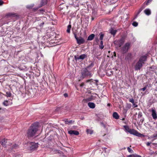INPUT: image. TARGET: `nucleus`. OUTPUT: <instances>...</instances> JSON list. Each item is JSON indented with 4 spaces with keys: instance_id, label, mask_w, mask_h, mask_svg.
<instances>
[{
    "instance_id": "37",
    "label": "nucleus",
    "mask_w": 157,
    "mask_h": 157,
    "mask_svg": "<svg viewBox=\"0 0 157 157\" xmlns=\"http://www.w3.org/2000/svg\"><path fill=\"white\" fill-rule=\"evenodd\" d=\"M74 36H75V39H76V40H77V39H78V38L77 36L76 33H74Z\"/></svg>"
},
{
    "instance_id": "46",
    "label": "nucleus",
    "mask_w": 157,
    "mask_h": 157,
    "mask_svg": "<svg viewBox=\"0 0 157 157\" xmlns=\"http://www.w3.org/2000/svg\"><path fill=\"white\" fill-rule=\"evenodd\" d=\"M144 119H142L140 120V121H141L142 123H143V122L144 121Z\"/></svg>"
},
{
    "instance_id": "33",
    "label": "nucleus",
    "mask_w": 157,
    "mask_h": 157,
    "mask_svg": "<svg viewBox=\"0 0 157 157\" xmlns=\"http://www.w3.org/2000/svg\"><path fill=\"white\" fill-rule=\"evenodd\" d=\"M152 137V138H156V137H157V131L153 135Z\"/></svg>"
},
{
    "instance_id": "38",
    "label": "nucleus",
    "mask_w": 157,
    "mask_h": 157,
    "mask_svg": "<svg viewBox=\"0 0 157 157\" xmlns=\"http://www.w3.org/2000/svg\"><path fill=\"white\" fill-rule=\"evenodd\" d=\"M133 157H141V156L137 155L134 154Z\"/></svg>"
},
{
    "instance_id": "32",
    "label": "nucleus",
    "mask_w": 157,
    "mask_h": 157,
    "mask_svg": "<svg viewBox=\"0 0 157 157\" xmlns=\"http://www.w3.org/2000/svg\"><path fill=\"white\" fill-rule=\"evenodd\" d=\"M87 132L88 133H89L90 134H92L93 133V131L89 129H87Z\"/></svg>"
},
{
    "instance_id": "16",
    "label": "nucleus",
    "mask_w": 157,
    "mask_h": 157,
    "mask_svg": "<svg viewBox=\"0 0 157 157\" xmlns=\"http://www.w3.org/2000/svg\"><path fill=\"white\" fill-rule=\"evenodd\" d=\"M88 106L91 109H94L95 107V104L93 102H89L88 104Z\"/></svg>"
},
{
    "instance_id": "11",
    "label": "nucleus",
    "mask_w": 157,
    "mask_h": 157,
    "mask_svg": "<svg viewBox=\"0 0 157 157\" xmlns=\"http://www.w3.org/2000/svg\"><path fill=\"white\" fill-rule=\"evenodd\" d=\"M68 133L71 135H78L79 134L78 131L76 130H70L68 131Z\"/></svg>"
},
{
    "instance_id": "49",
    "label": "nucleus",
    "mask_w": 157,
    "mask_h": 157,
    "mask_svg": "<svg viewBox=\"0 0 157 157\" xmlns=\"http://www.w3.org/2000/svg\"><path fill=\"white\" fill-rule=\"evenodd\" d=\"M84 84L83 83H82L81 85H80V86H82L83 85H84Z\"/></svg>"
},
{
    "instance_id": "6",
    "label": "nucleus",
    "mask_w": 157,
    "mask_h": 157,
    "mask_svg": "<svg viewBox=\"0 0 157 157\" xmlns=\"http://www.w3.org/2000/svg\"><path fill=\"white\" fill-rule=\"evenodd\" d=\"M29 149L31 150H34L36 149L38 147L37 143L30 142L29 143Z\"/></svg>"
},
{
    "instance_id": "34",
    "label": "nucleus",
    "mask_w": 157,
    "mask_h": 157,
    "mask_svg": "<svg viewBox=\"0 0 157 157\" xmlns=\"http://www.w3.org/2000/svg\"><path fill=\"white\" fill-rule=\"evenodd\" d=\"M129 102L132 103H134V100L133 98H130L129 99Z\"/></svg>"
},
{
    "instance_id": "30",
    "label": "nucleus",
    "mask_w": 157,
    "mask_h": 157,
    "mask_svg": "<svg viewBox=\"0 0 157 157\" xmlns=\"http://www.w3.org/2000/svg\"><path fill=\"white\" fill-rule=\"evenodd\" d=\"M94 63L93 62H91V63L87 67V68H89L90 67H93L94 65Z\"/></svg>"
},
{
    "instance_id": "14",
    "label": "nucleus",
    "mask_w": 157,
    "mask_h": 157,
    "mask_svg": "<svg viewBox=\"0 0 157 157\" xmlns=\"http://www.w3.org/2000/svg\"><path fill=\"white\" fill-rule=\"evenodd\" d=\"M144 13L147 15L149 16L151 13V10L149 9H145L144 11Z\"/></svg>"
},
{
    "instance_id": "4",
    "label": "nucleus",
    "mask_w": 157,
    "mask_h": 157,
    "mask_svg": "<svg viewBox=\"0 0 157 157\" xmlns=\"http://www.w3.org/2000/svg\"><path fill=\"white\" fill-rule=\"evenodd\" d=\"M125 41L124 39V38H121L120 39L118 40H116L114 41V44L119 47L124 44Z\"/></svg>"
},
{
    "instance_id": "50",
    "label": "nucleus",
    "mask_w": 157,
    "mask_h": 157,
    "mask_svg": "<svg viewBox=\"0 0 157 157\" xmlns=\"http://www.w3.org/2000/svg\"><path fill=\"white\" fill-rule=\"evenodd\" d=\"M110 105H111V104H109V103L108 104H107V106H109Z\"/></svg>"
},
{
    "instance_id": "7",
    "label": "nucleus",
    "mask_w": 157,
    "mask_h": 157,
    "mask_svg": "<svg viewBox=\"0 0 157 157\" xmlns=\"http://www.w3.org/2000/svg\"><path fill=\"white\" fill-rule=\"evenodd\" d=\"M9 140L7 139H4L2 140H0V143L2 146L6 147L8 145H10L9 144Z\"/></svg>"
},
{
    "instance_id": "24",
    "label": "nucleus",
    "mask_w": 157,
    "mask_h": 157,
    "mask_svg": "<svg viewBox=\"0 0 157 157\" xmlns=\"http://www.w3.org/2000/svg\"><path fill=\"white\" fill-rule=\"evenodd\" d=\"M40 4L41 6H42L46 4V1L44 0H41Z\"/></svg>"
},
{
    "instance_id": "18",
    "label": "nucleus",
    "mask_w": 157,
    "mask_h": 157,
    "mask_svg": "<svg viewBox=\"0 0 157 157\" xmlns=\"http://www.w3.org/2000/svg\"><path fill=\"white\" fill-rule=\"evenodd\" d=\"M117 30H114L112 28H111L109 30V32L113 35H114L116 33Z\"/></svg>"
},
{
    "instance_id": "39",
    "label": "nucleus",
    "mask_w": 157,
    "mask_h": 157,
    "mask_svg": "<svg viewBox=\"0 0 157 157\" xmlns=\"http://www.w3.org/2000/svg\"><path fill=\"white\" fill-rule=\"evenodd\" d=\"M146 88L147 86H146L144 87L142 89H141V90H142L143 91H144L146 89Z\"/></svg>"
},
{
    "instance_id": "31",
    "label": "nucleus",
    "mask_w": 157,
    "mask_h": 157,
    "mask_svg": "<svg viewBox=\"0 0 157 157\" xmlns=\"http://www.w3.org/2000/svg\"><path fill=\"white\" fill-rule=\"evenodd\" d=\"M142 116V114L141 112H139L138 114V117L139 118L141 117Z\"/></svg>"
},
{
    "instance_id": "10",
    "label": "nucleus",
    "mask_w": 157,
    "mask_h": 157,
    "mask_svg": "<svg viewBox=\"0 0 157 157\" xmlns=\"http://www.w3.org/2000/svg\"><path fill=\"white\" fill-rule=\"evenodd\" d=\"M86 56V55L84 54H82L79 56H75L74 57L75 59L76 60H78L79 59H83L85 58V57Z\"/></svg>"
},
{
    "instance_id": "44",
    "label": "nucleus",
    "mask_w": 157,
    "mask_h": 157,
    "mask_svg": "<svg viewBox=\"0 0 157 157\" xmlns=\"http://www.w3.org/2000/svg\"><path fill=\"white\" fill-rule=\"evenodd\" d=\"M134 154L128 155V157H133Z\"/></svg>"
},
{
    "instance_id": "2",
    "label": "nucleus",
    "mask_w": 157,
    "mask_h": 157,
    "mask_svg": "<svg viewBox=\"0 0 157 157\" xmlns=\"http://www.w3.org/2000/svg\"><path fill=\"white\" fill-rule=\"evenodd\" d=\"M146 60V57L145 56H144L140 57L135 66V70L137 71L140 70L142 67L144 63V62Z\"/></svg>"
},
{
    "instance_id": "25",
    "label": "nucleus",
    "mask_w": 157,
    "mask_h": 157,
    "mask_svg": "<svg viewBox=\"0 0 157 157\" xmlns=\"http://www.w3.org/2000/svg\"><path fill=\"white\" fill-rule=\"evenodd\" d=\"M104 47L103 41H101L100 42V45H99L100 48L101 49H102L104 48Z\"/></svg>"
},
{
    "instance_id": "29",
    "label": "nucleus",
    "mask_w": 157,
    "mask_h": 157,
    "mask_svg": "<svg viewBox=\"0 0 157 157\" xmlns=\"http://www.w3.org/2000/svg\"><path fill=\"white\" fill-rule=\"evenodd\" d=\"M132 25L134 26H135V27H136L138 25V23L137 22H136V21H134V22H133V23H132Z\"/></svg>"
},
{
    "instance_id": "17",
    "label": "nucleus",
    "mask_w": 157,
    "mask_h": 157,
    "mask_svg": "<svg viewBox=\"0 0 157 157\" xmlns=\"http://www.w3.org/2000/svg\"><path fill=\"white\" fill-rule=\"evenodd\" d=\"M95 36V35L94 34H92L89 36L87 38V40H91L93 39Z\"/></svg>"
},
{
    "instance_id": "36",
    "label": "nucleus",
    "mask_w": 157,
    "mask_h": 157,
    "mask_svg": "<svg viewBox=\"0 0 157 157\" xmlns=\"http://www.w3.org/2000/svg\"><path fill=\"white\" fill-rule=\"evenodd\" d=\"M17 145L16 144H14V145H13L12 147V148H17Z\"/></svg>"
},
{
    "instance_id": "28",
    "label": "nucleus",
    "mask_w": 157,
    "mask_h": 157,
    "mask_svg": "<svg viewBox=\"0 0 157 157\" xmlns=\"http://www.w3.org/2000/svg\"><path fill=\"white\" fill-rule=\"evenodd\" d=\"M11 94L9 92H7L6 93V96L7 97H10L11 96Z\"/></svg>"
},
{
    "instance_id": "15",
    "label": "nucleus",
    "mask_w": 157,
    "mask_h": 157,
    "mask_svg": "<svg viewBox=\"0 0 157 157\" xmlns=\"http://www.w3.org/2000/svg\"><path fill=\"white\" fill-rule=\"evenodd\" d=\"M10 101H8L5 100L3 102V104L4 105L6 106L10 105L12 104V102Z\"/></svg>"
},
{
    "instance_id": "52",
    "label": "nucleus",
    "mask_w": 157,
    "mask_h": 157,
    "mask_svg": "<svg viewBox=\"0 0 157 157\" xmlns=\"http://www.w3.org/2000/svg\"><path fill=\"white\" fill-rule=\"evenodd\" d=\"M92 80L91 79H90V80H88L87 81V82H90Z\"/></svg>"
},
{
    "instance_id": "42",
    "label": "nucleus",
    "mask_w": 157,
    "mask_h": 157,
    "mask_svg": "<svg viewBox=\"0 0 157 157\" xmlns=\"http://www.w3.org/2000/svg\"><path fill=\"white\" fill-rule=\"evenodd\" d=\"M151 143V142H148L146 143V145L147 146H149L150 145Z\"/></svg>"
},
{
    "instance_id": "26",
    "label": "nucleus",
    "mask_w": 157,
    "mask_h": 157,
    "mask_svg": "<svg viewBox=\"0 0 157 157\" xmlns=\"http://www.w3.org/2000/svg\"><path fill=\"white\" fill-rule=\"evenodd\" d=\"M124 127L126 131L128 132H129V131L130 129L129 128V127L128 126L126 125L124 126Z\"/></svg>"
},
{
    "instance_id": "47",
    "label": "nucleus",
    "mask_w": 157,
    "mask_h": 157,
    "mask_svg": "<svg viewBox=\"0 0 157 157\" xmlns=\"http://www.w3.org/2000/svg\"><path fill=\"white\" fill-rule=\"evenodd\" d=\"M16 157H22L21 155H18Z\"/></svg>"
},
{
    "instance_id": "5",
    "label": "nucleus",
    "mask_w": 157,
    "mask_h": 157,
    "mask_svg": "<svg viewBox=\"0 0 157 157\" xmlns=\"http://www.w3.org/2000/svg\"><path fill=\"white\" fill-rule=\"evenodd\" d=\"M87 67L84 69L82 71V75L83 77L88 76H91V73L88 71Z\"/></svg>"
},
{
    "instance_id": "27",
    "label": "nucleus",
    "mask_w": 157,
    "mask_h": 157,
    "mask_svg": "<svg viewBox=\"0 0 157 157\" xmlns=\"http://www.w3.org/2000/svg\"><path fill=\"white\" fill-rule=\"evenodd\" d=\"M127 149L128 152H129L130 153H133V151L131 149V148L129 147H128Z\"/></svg>"
},
{
    "instance_id": "1",
    "label": "nucleus",
    "mask_w": 157,
    "mask_h": 157,
    "mask_svg": "<svg viewBox=\"0 0 157 157\" xmlns=\"http://www.w3.org/2000/svg\"><path fill=\"white\" fill-rule=\"evenodd\" d=\"M39 123L36 122L33 124L27 131L26 136L28 138L33 137L36 134L38 130Z\"/></svg>"
},
{
    "instance_id": "51",
    "label": "nucleus",
    "mask_w": 157,
    "mask_h": 157,
    "mask_svg": "<svg viewBox=\"0 0 157 157\" xmlns=\"http://www.w3.org/2000/svg\"><path fill=\"white\" fill-rule=\"evenodd\" d=\"M33 6L29 7L28 6L27 7L28 8H31Z\"/></svg>"
},
{
    "instance_id": "3",
    "label": "nucleus",
    "mask_w": 157,
    "mask_h": 157,
    "mask_svg": "<svg viewBox=\"0 0 157 157\" xmlns=\"http://www.w3.org/2000/svg\"><path fill=\"white\" fill-rule=\"evenodd\" d=\"M130 43L128 42L126 43L124 46L121 48V52L123 53L127 52L130 48Z\"/></svg>"
},
{
    "instance_id": "9",
    "label": "nucleus",
    "mask_w": 157,
    "mask_h": 157,
    "mask_svg": "<svg viewBox=\"0 0 157 157\" xmlns=\"http://www.w3.org/2000/svg\"><path fill=\"white\" fill-rule=\"evenodd\" d=\"M16 16L15 13H6L5 16L6 18L12 17H15Z\"/></svg>"
},
{
    "instance_id": "23",
    "label": "nucleus",
    "mask_w": 157,
    "mask_h": 157,
    "mask_svg": "<svg viewBox=\"0 0 157 157\" xmlns=\"http://www.w3.org/2000/svg\"><path fill=\"white\" fill-rule=\"evenodd\" d=\"M92 99V97L91 96L88 98L84 99L83 101H86L87 102L88 101H91Z\"/></svg>"
},
{
    "instance_id": "41",
    "label": "nucleus",
    "mask_w": 157,
    "mask_h": 157,
    "mask_svg": "<svg viewBox=\"0 0 157 157\" xmlns=\"http://www.w3.org/2000/svg\"><path fill=\"white\" fill-rule=\"evenodd\" d=\"M152 0H148L147 3H146V5H148V4L151 2L152 1Z\"/></svg>"
},
{
    "instance_id": "22",
    "label": "nucleus",
    "mask_w": 157,
    "mask_h": 157,
    "mask_svg": "<svg viewBox=\"0 0 157 157\" xmlns=\"http://www.w3.org/2000/svg\"><path fill=\"white\" fill-rule=\"evenodd\" d=\"M100 35L99 39L101 40V41H102V40H103V37L104 36V34L102 33H101L99 34Z\"/></svg>"
},
{
    "instance_id": "43",
    "label": "nucleus",
    "mask_w": 157,
    "mask_h": 157,
    "mask_svg": "<svg viewBox=\"0 0 157 157\" xmlns=\"http://www.w3.org/2000/svg\"><path fill=\"white\" fill-rule=\"evenodd\" d=\"M143 10V8H140V10H139V12H138V14H139V13H140L141 11L142 10Z\"/></svg>"
},
{
    "instance_id": "40",
    "label": "nucleus",
    "mask_w": 157,
    "mask_h": 157,
    "mask_svg": "<svg viewBox=\"0 0 157 157\" xmlns=\"http://www.w3.org/2000/svg\"><path fill=\"white\" fill-rule=\"evenodd\" d=\"M3 2L2 0H0V6L2 5Z\"/></svg>"
},
{
    "instance_id": "35",
    "label": "nucleus",
    "mask_w": 157,
    "mask_h": 157,
    "mask_svg": "<svg viewBox=\"0 0 157 157\" xmlns=\"http://www.w3.org/2000/svg\"><path fill=\"white\" fill-rule=\"evenodd\" d=\"M132 105L134 107H137L138 106V105H136V103H135L134 102V103H132Z\"/></svg>"
},
{
    "instance_id": "53",
    "label": "nucleus",
    "mask_w": 157,
    "mask_h": 157,
    "mask_svg": "<svg viewBox=\"0 0 157 157\" xmlns=\"http://www.w3.org/2000/svg\"><path fill=\"white\" fill-rule=\"evenodd\" d=\"M93 19H94V18H92V20H93Z\"/></svg>"
},
{
    "instance_id": "21",
    "label": "nucleus",
    "mask_w": 157,
    "mask_h": 157,
    "mask_svg": "<svg viewBox=\"0 0 157 157\" xmlns=\"http://www.w3.org/2000/svg\"><path fill=\"white\" fill-rule=\"evenodd\" d=\"M71 28V25H68L67 26V33H69L70 32V30Z\"/></svg>"
},
{
    "instance_id": "20",
    "label": "nucleus",
    "mask_w": 157,
    "mask_h": 157,
    "mask_svg": "<svg viewBox=\"0 0 157 157\" xmlns=\"http://www.w3.org/2000/svg\"><path fill=\"white\" fill-rule=\"evenodd\" d=\"M74 122V121L72 120H70V121L66 120L65 121V123L67 124H72Z\"/></svg>"
},
{
    "instance_id": "13",
    "label": "nucleus",
    "mask_w": 157,
    "mask_h": 157,
    "mask_svg": "<svg viewBox=\"0 0 157 157\" xmlns=\"http://www.w3.org/2000/svg\"><path fill=\"white\" fill-rule=\"evenodd\" d=\"M152 116L154 119H156L157 118V115L154 109L152 110Z\"/></svg>"
},
{
    "instance_id": "12",
    "label": "nucleus",
    "mask_w": 157,
    "mask_h": 157,
    "mask_svg": "<svg viewBox=\"0 0 157 157\" xmlns=\"http://www.w3.org/2000/svg\"><path fill=\"white\" fill-rule=\"evenodd\" d=\"M77 43L79 44H83L85 42L84 40L82 37L78 38L77 40H76Z\"/></svg>"
},
{
    "instance_id": "8",
    "label": "nucleus",
    "mask_w": 157,
    "mask_h": 157,
    "mask_svg": "<svg viewBox=\"0 0 157 157\" xmlns=\"http://www.w3.org/2000/svg\"><path fill=\"white\" fill-rule=\"evenodd\" d=\"M128 132L131 134H133L139 137H141L142 136H143L141 134L139 133L133 129H130L129 131Z\"/></svg>"
},
{
    "instance_id": "45",
    "label": "nucleus",
    "mask_w": 157,
    "mask_h": 157,
    "mask_svg": "<svg viewBox=\"0 0 157 157\" xmlns=\"http://www.w3.org/2000/svg\"><path fill=\"white\" fill-rule=\"evenodd\" d=\"M64 95L65 97H67L68 96V94H67L65 93L64 94Z\"/></svg>"
},
{
    "instance_id": "48",
    "label": "nucleus",
    "mask_w": 157,
    "mask_h": 157,
    "mask_svg": "<svg viewBox=\"0 0 157 157\" xmlns=\"http://www.w3.org/2000/svg\"><path fill=\"white\" fill-rule=\"evenodd\" d=\"M107 148H105V147H104V148H103V150H104L105 151V152L106 151V149H107Z\"/></svg>"
},
{
    "instance_id": "19",
    "label": "nucleus",
    "mask_w": 157,
    "mask_h": 157,
    "mask_svg": "<svg viewBox=\"0 0 157 157\" xmlns=\"http://www.w3.org/2000/svg\"><path fill=\"white\" fill-rule=\"evenodd\" d=\"M113 117L115 119H117L119 118V116L116 112H114L113 114Z\"/></svg>"
}]
</instances>
